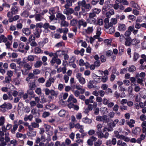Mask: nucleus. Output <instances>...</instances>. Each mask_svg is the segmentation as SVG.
<instances>
[{"label": "nucleus", "mask_w": 146, "mask_h": 146, "mask_svg": "<svg viewBox=\"0 0 146 146\" xmlns=\"http://www.w3.org/2000/svg\"><path fill=\"white\" fill-rule=\"evenodd\" d=\"M4 135V133L0 131V146H5L9 142L10 137L9 135L5 134V137Z\"/></svg>", "instance_id": "f257e3e1"}, {"label": "nucleus", "mask_w": 146, "mask_h": 146, "mask_svg": "<svg viewBox=\"0 0 146 146\" xmlns=\"http://www.w3.org/2000/svg\"><path fill=\"white\" fill-rule=\"evenodd\" d=\"M82 74L80 73H77L76 75V77L78 79L79 82L81 84H84L86 83L85 79L82 77Z\"/></svg>", "instance_id": "f03ea898"}, {"label": "nucleus", "mask_w": 146, "mask_h": 146, "mask_svg": "<svg viewBox=\"0 0 146 146\" xmlns=\"http://www.w3.org/2000/svg\"><path fill=\"white\" fill-rule=\"evenodd\" d=\"M42 27L45 30H46L48 31V28L52 30H54L56 29V28L54 26L50 25L49 23H45L42 26Z\"/></svg>", "instance_id": "7ed1b4c3"}, {"label": "nucleus", "mask_w": 146, "mask_h": 146, "mask_svg": "<svg viewBox=\"0 0 146 146\" xmlns=\"http://www.w3.org/2000/svg\"><path fill=\"white\" fill-rule=\"evenodd\" d=\"M52 65H53L54 64L56 63L57 64L59 65L61 63V61L58 57H53L50 61Z\"/></svg>", "instance_id": "20e7f679"}, {"label": "nucleus", "mask_w": 146, "mask_h": 146, "mask_svg": "<svg viewBox=\"0 0 146 146\" xmlns=\"http://www.w3.org/2000/svg\"><path fill=\"white\" fill-rule=\"evenodd\" d=\"M87 23L86 22L83 20H79L78 21V27L79 29L81 28V26L84 27H86L87 26Z\"/></svg>", "instance_id": "39448f33"}, {"label": "nucleus", "mask_w": 146, "mask_h": 146, "mask_svg": "<svg viewBox=\"0 0 146 146\" xmlns=\"http://www.w3.org/2000/svg\"><path fill=\"white\" fill-rule=\"evenodd\" d=\"M105 23L104 27L106 29H108L112 26V25L110 22H109V20L108 18H106L104 20Z\"/></svg>", "instance_id": "423d86ee"}, {"label": "nucleus", "mask_w": 146, "mask_h": 146, "mask_svg": "<svg viewBox=\"0 0 146 146\" xmlns=\"http://www.w3.org/2000/svg\"><path fill=\"white\" fill-rule=\"evenodd\" d=\"M54 82V79L53 78H49L47 80L45 83V86L46 87H50L52 84V83H53Z\"/></svg>", "instance_id": "0eeeda50"}, {"label": "nucleus", "mask_w": 146, "mask_h": 146, "mask_svg": "<svg viewBox=\"0 0 146 146\" xmlns=\"http://www.w3.org/2000/svg\"><path fill=\"white\" fill-rule=\"evenodd\" d=\"M29 131L28 132L27 134L30 137H33L35 136L36 135V131L34 130L29 129H28Z\"/></svg>", "instance_id": "6e6552de"}, {"label": "nucleus", "mask_w": 146, "mask_h": 146, "mask_svg": "<svg viewBox=\"0 0 146 146\" xmlns=\"http://www.w3.org/2000/svg\"><path fill=\"white\" fill-rule=\"evenodd\" d=\"M22 32L26 36L29 35L31 33V31L30 29L27 28H24L22 29Z\"/></svg>", "instance_id": "1a4fd4ad"}, {"label": "nucleus", "mask_w": 146, "mask_h": 146, "mask_svg": "<svg viewBox=\"0 0 146 146\" xmlns=\"http://www.w3.org/2000/svg\"><path fill=\"white\" fill-rule=\"evenodd\" d=\"M39 126V124L36 123L35 122H33L31 123L30 129L34 130V129L38 128Z\"/></svg>", "instance_id": "9d476101"}, {"label": "nucleus", "mask_w": 146, "mask_h": 146, "mask_svg": "<svg viewBox=\"0 0 146 146\" xmlns=\"http://www.w3.org/2000/svg\"><path fill=\"white\" fill-rule=\"evenodd\" d=\"M56 17L58 19L60 20L61 21L65 20L66 19L65 16L60 13H57Z\"/></svg>", "instance_id": "9b49d317"}, {"label": "nucleus", "mask_w": 146, "mask_h": 146, "mask_svg": "<svg viewBox=\"0 0 146 146\" xmlns=\"http://www.w3.org/2000/svg\"><path fill=\"white\" fill-rule=\"evenodd\" d=\"M41 15L40 14H35V20L36 21H40L44 18L42 17Z\"/></svg>", "instance_id": "f8f14e48"}, {"label": "nucleus", "mask_w": 146, "mask_h": 146, "mask_svg": "<svg viewBox=\"0 0 146 146\" xmlns=\"http://www.w3.org/2000/svg\"><path fill=\"white\" fill-rule=\"evenodd\" d=\"M126 29V26L123 24H119L118 25V29L119 31H123Z\"/></svg>", "instance_id": "ddd939ff"}, {"label": "nucleus", "mask_w": 146, "mask_h": 146, "mask_svg": "<svg viewBox=\"0 0 146 146\" xmlns=\"http://www.w3.org/2000/svg\"><path fill=\"white\" fill-rule=\"evenodd\" d=\"M94 97L93 96H90L88 99L85 100V103L86 105H88L90 103H92L94 102L93 99H94Z\"/></svg>", "instance_id": "4468645a"}, {"label": "nucleus", "mask_w": 146, "mask_h": 146, "mask_svg": "<svg viewBox=\"0 0 146 146\" xmlns=\"http://www.w3.org/2000/svg\"><path fill=\"white\" fill-rule=\"evenodd\" d=\"M141 129L139 127H136L132 131V133L135 135H137L140 133L141 132Z\"/></svg>", "instance_id": "2eb2a0df"}, {"label": "nucleus", "mask_w": 146, "mask_h": 146, "mask_svg": "<svg viewBox=\"0 0 146 146\" xmlns=\"http://www.w3.org/2000/svg\"><path fill=\"white\" fill-rule=\"evenodd\" d=\"M127 124L131 127H134V125L133 124L135 123V121L133 119H131L129 121H126Z\"/></svg>", "instance_id": "dca6fc26"}, {"label": "nucleus", "mask_w": 146, "mask_h": 146, "mask_svg": "<svg viewBox=\"0 0 146 146\" xmlns=\"http://www.w3.org/2000/svg\"><path fill=\"white\" fill-rule=\"evenodd\" d=\"M40 33L41 32L39 29L36 28L33 34L36 38H38L40 36Z\"/></svg>", "instance_id": "f3484780"}, {"label": "nucleus", "mask_w": 146, "mask_h": 146, "mask_svg": "<svg viewBox=\"0 0 146 146\" xmlns=\"http://www.w3.org/2000/svg\"><path fill=\"white\" fill-rule=\"evenodd\" d=\"M66 68L64 66L62 68L60 67L58 68L57 70V72L58 73H60L62 72L63 74H64L66 73Z\"/></svg>", "instance_id": "a211bd4d"}, {"label": "nucleus", "mask_w": 146, "mask_h": 146, "mask_svg": "<svg viewBox=\"0 0 146 146\" xmlns=\"http://www.w3.org/2000/svg\"><path fill=\"white\" fill-rule=\"evenodd\" d=\"M114 14V10L113 9H111L109 11L107 12L106 13V15L107 18H110L111 15Z\"/></svg>", "instance_id": "6ab92c4d"}, {"label": "nucleus", "mask_w": 146, "mask_h": 146, "mask_svg": "<svg viewBox=\"0 0 146 146\" xmlns=\"http://www.w3.org/2000/svg\"><path fill=\"white\" fill-rule=\"evenodd\" d=\"M42 64V62L41 60H38L34 64V66L36 68H38L41 66Z\"/></svg>", "instance_id": "aec40b11"}, {"label": "nucleus", "mask_w": 146, "mask_h": 146, "mask_svg": "<svg viewBox=\"0 0 146 146\" xmlns=\"http://www.w3.org/2000/svg\"><path fill=\"white\" fill-rule=\"evenodd\" d=\"M119 18V15H116L115 18H112L110 20V22L111 23L112 25H115L117 22V19L118 18Z\"/></svg>", "instance_id": "412c9836"}, {"label": "nucleus", "mask_w": 146, "mask_h": 146, "mask_svg": "<svg viewBox=\"0 0 146 146\" xmlns=\"http://www.w3.org/2000/svg\"><path fill=\"white\" fill-rule=\"evenodd\" d=\"M115 3H122L123 5H129V3L127 0H116Z\"/></svg>", "instance_id": "4be33fe9"}, {"label": "nucleus", "mask_w": 146, "mask_h": 146, "mask_svg": "<svg viewBox=\"0 0 146 146\" xmlns=\"http://www.w3.org/2000/svg\"><path fill=\"white\" fill-rule=\"evenodd\" d=\"M102 121L103 122L108 123L109 122V119L108 118V116L106 115L102 116Z\"/></svg>", "instance_id": "5701e85b"}, {"label": "nucleus", "mask_w": 146, "mask_h": 146, "mask_svg": "<svg viewBox=\"0 0 146 146\" xmlns=\"http://www.w3.org/2000/svg\"><path fill=\"white\" fill-rule=\"evenodd\" d=\"M36 80H34L32 82L29 84V88L34 89L36 86L35 83Z\"/></svg>", "instance_id": "b1692460"}, {"label": "nucleus", "mask_w": 146, "mask_h": 146, "mask_svg": "<svg viewBox=\"0 0 146 146\" xmlns=\"http://www.w3.org/2000/svg\"><path fill=\"white\" fill-rule=\"evenodd\" d=\"M7 41V38L4 35H2L0 36V43L2 42H6Z\"/></svg>", "instance_id": "393cba45"}, {"label": "nucleus", "mask_w": 146, "mask_h": 146, "mask_svg": "<svg viewBox=\"0 0 146 146\" xmlns=\"http://www.w3.org/2000/svg\"><path fill=\"white\" fill-rule=\"evenodd\" d=\"M69 25V23L68 22H67L65 20L61 21L60 22V25L62 27H68Z\"/></svg>", "instance_id": "a878e982"}, {"label": "nucleus", "mask_w": 146, "mask_h": 146, "mask_svg": "<svg viewBox=\"0 0 146 146\" xmlns=\"http://www.w3.org/2000/svg\"><path fill=\"white\" fill-rule=\"evenodd\" d=\"M66 3L64 6L65 8L67 9L68 8L72 5V2L70 0H66Z\"/></svg>", "instance_id": "bb28decb"}, {"label": "nucleus", "mask_w": 146, "mask_h": 146, "mask_svg": "<svg viewBox=\"0 0 146 146\" xmlns=\"http://www.w3.org/2000/svg\"><path fill=\"white\" fill-rule=\"evenodd\" d=\"M18 127V124H15L13 125V128L11 130V131L12 133H15V131L17 130Z\"/></svg>", "instance_id": "cd10ccee"}, {"label": "nucleus", "mask_w": 146, "mask_h": 146, "mask_svg": "<svg viewBox=\"0 0 146 146\" xmlns=\"http://www.w3.org/2000/svg\"><path fill=\"white\" fill-rule=\"evenodd\" d=\"M94 82L92 80H90L88 84V87L90 89L95 88V87L93 85Z\"/></svg>", "instance_id": "c85d7f7f"}, {"label": "nucleus", "mask_w": 146, "mask_h": 146, "mask_svg": "<svg viewBox=\"0 0 146 146\" xmlns=\"http://www.w3.org/2000/svg\"><path fill=\"white\" fill-rule=\"evenodd\" d=\"M145 137V135L142 134L140 136L139 138H138L137 140V142L139 143H141V141L142 140L144 139Z\"/></svg>", "instance_id": "c756f323"}, {"label": "nucleus", "mask_w": 146, "mask_h": 146, "mask_svg": "<svg viewBox=\"0 0 146 146\" xmlns=\"http://www.w3.org/2000/svg\"><path fill=\"white\" fill-rule=\"evenodd\" d=\"M82 86L80 85H76V88L79 90H81V93L82 94L85 92V89H82Z\"/></svg>", "instance_id": "7c9ffc66"}, {"label": "nucleus", "mask_w": 146, "mask_h": 146, "mask_svg": "<svg viewBox=\"0 0 146 146\" xmlns=\"http://www.w3.org/2000/svg\"><path fill=\"white\" fill-rule=\"evenodd\" d=\"M22 78H16L14 79V82L15 83L16 85H18L21 84V82L22 81Z\"/></svg>", "instance_id": "2f4dec72"}, {"label": "nucleus", "mask_w": 146, "mask_h": 146, "mask_svg": "<svg viewBox=\"0 0 146 146\" xmlns=\"http://www.w3.org/2000/svg\"><path fill=\"white\" fill-rule=\"evenodd\" d=\"M139 55L138 53L136 52H134L133 57V60L134 62L137 61V59L139 58Z\"/></svg>", "instance_id": "473e14b6"}, {"label": "nucleus", "mask_w": 146, "mask_h": 146, "mask_svg": "<svg viewBox=\"0 0 146 146\" xmlns=\"http://www.w3.org/2000/svg\"><path fill=\"white\" fill-rule=\"evenodd\" d=\"M21 58H19L18 59H16L15 61L19 65L22 66L23 65L24 63L25 62V61L23 60V61H21Z\"/></svg>", "instance_id": "72a5a7b5"}, {"label": "nucleus", "mask_w": 146, "mask_h": 146, "mask_svg": "<svg viewBox=\"0 0 146 146\" xmlns=\"http://www.w3.org/2000/svg\"><path fill=\"white\" fill-rule=\"evenodd\" d=\"M82 121L84 123L88 124H90L92 122V120L91 119L86 117L82 119Z\"/></svg>", "instance_id": "f704fd0d"}, {"label": "nucleus", "mask_w": 146, "mask_h": 146, "mask_svg": "<svg viewBox=\"0 0 146 146\" xmlns=\"http://www.w3.org/2000/svg\"><path fill=\"white\" fill-rule=\"evenodd\" d=\"M34 52L36 54H38L43 52L41 49L38 47H36L34 48Z\"/></svg>", "instance_id": "c9c22d12"}, {"label": "nucleus", "mask_w": 146, "mask_h": 146, "mask_svg": "<svg viewBox=\"0 0 146 146\" xmlns=\"http://www.w3.org/2000/svg\"><path fill=\"white\" fill-rule=\"evenodd\" d=\"M94 80L97 83H100L101 82V77L96 75V76H94Z\"/></svg>", "instance_id": "e433bc0d"}, {"label": "nucleus", "mask_w": 146, "mask_h": 146, "mask_svg": "<svg viewBox=\"0 0 146 146\" xmlns=\"http://www.w3.org/2000/svg\"><path fill=\"white\" fill-rule=\"evenodd\" d=\"M131 6L132 7L136 8L138 9H140V7L138 5L133 1H131Z\"/></svg>", "instance_id": "4c0bfd02"}, {"label": "nucleus", "mask_w": 146, "mask_h": 146, "mask_svg": "<svg viewBox=\"0 0 146 146\" xmlns=\"http://www.w3.org/2000/svg\"><path fill=\"white\" fill-rule=\"evenodd\" d=\"M88 22L90 24H95L96 20L95 18H88V19L87 20Z\"/></svg>", "instance_id": "58836bf2"}, {"label": "nucleus", "mask_w": 146, "mask_h": 146, "mask_svg": "<svg viewBox=\"0 0 146 146\" xmlns=\"http://www.w3.org/2000/svg\"><path fill=\"white\" fill-rule=\"evenodd\" d=\"M93 31V27H89L85 30L86 33L87 34H90L92 33Z\"/></svg>", "instance_id": "ea45409f"}, {"label": "nucleus", "mask_w": 146, "mask_h": 146, "mask_svg": "<svg viewBox=\"0 0 146 146\" xmlns=\"http://www.w3.org/2000/svg\"><path fill=\"white\" fill-rule=\"evenodd\" d=\"M66 112L64 110H61L58 113V115L60 117H64L66 114Z\"/></svg>", "instance_id": "a19ab883"}, {"label": "nucleus", "mask_w": 146, "mask_h": 146, "mask_svg": "<svg viewBox=\"0 0 146 146\" xmlns=\"http://www.w3.org/2000/svg\"><path fill=\"white\" fill-rule=\"evenodd\" d=\"M18 9L17 7L14 6L11 9V12L14 14H16L18 11Z\"/></svg>", "instance_id": "79ce46f5"}, {"label": "nucleus", "mask_w": 146, "mask_h": 146, "mask_svg": "<svg viewBox=\"0 0 146 146\" xmlns=\"http://www.w3.org/2000/svg\"><path fill=\"white\" fill-rule=\"evenodd\" d=\"M28 60L30 62H33L34 60L35 57L34 55H30L27 58Z\"/></svg>", "instance_id": "37998d69"}, {"label": "nucleus", "mask_w": 146, "mask_h": 146, "mask_svg": "<svg viewBox=\"0 0 146 146\" xmlns=\"http://www.w3.org/2000/svg\"><path fill=\"white\" fill-rule=\"evenodd\" d=\"M140 40L136 38H134L132 41V44L133 45L137 44L140 42Z\"/></svg>", "instance_id": "c03bdc74"}, {"label": "nucleus", "mask_w": 146, "mask_h": 146, "mask_svg": "<svg viewBox=\"0 0 146 146\" xmlns=\"http://www.w3.org/2000/svg\"><path fill=\"white\" fill-rule=\"evenodd\" d=\"M3 65L2 62H0V72L2 74H3L5 72V70L3 68Z\"/></svg>", "instance_id": "a18cd8bd"}, {"label": "nucleus", "mask_w": 146, "mask_h": 146, "mask_svg": "<svg viewBox=\"0 0 146 146\" xmlns=\"http://www.w3.org/2000/svg\"><path fill=\"white\" fill-rule=\"evenodd\" d=\"M51 96H54L55 97H56L58 95V93L57 92L53 90H51L50 93Z\"/></svg>", "instance_id": "49530a36"}, {"label": "nucleus", "mask_w": 146, "mask_h": 146, "mask_svg": "<svg viewBox=\"0 0 146 146\" xmlns=\"http://www.w3.org/2000/svg\"><path fill=\"white\" fill-rule=\"evenodd\" d=\"M77 23H78V21L76 19H73L70 22L71 25L73 26H76Z\"/></svg>", "instance_id": "de8ad7c7"}, {"label": "nucleus", "mask_w": 146, "mask_h": 146, "mask_svg": "<svg viewBox=\"0 0 146 146\" xmlns=\"http://www.w3.org/2000/svg\"><path fill=\"white\" fill-rule=\"evenodd\" d=\"M35 92L38 95H41L42 93L41 88H37L35 90Z\"/></svg>", "instance_id": "09e8293b"}, {"label": "nucleus", "mask_w": 146, "mask_h": 146, "mask_svg": "<svg viewBox=\"0 0 146 146\" xmlns=\"http://www.w3.org/2000/svg\"><path fill=\"white\" fill-rule=\"evenodd\" d=\"M11 78L9 77H6L5 78V80L3 81V83L4 84L5 83H10L11 81Z\"/></svg>", "instance_id": "8fccbe9b"}, {"label": "nucleus", "mask_w": 146, "mask_h": 146, "mask_svg": "<svg viewBox=\"0 0 146 146\" xmlns=\"http://www.w3.org/2000/svg\"><path fill=\"white\" fill-rule=\"evenodd\" d=\"M78 3L79 6H81L83 7H84L86 5L85 0H83L82 1H79Z\"/></svg>", "instance_id": "3c124183"}, {"label": "nucleus", "mask_w": 146, "mask_h": 146, "mask_svg": "<svg viewBox=\"0 0 146 146\" xmlns=\"http://www.w3.org/2000/svg\"><path fill=\"white\" fill-rule=\"evenodd\" d=\"M1 110L3 112H5L7 111L6 110L5 103L0 106Z\"/></svg>", "instance_id": "603ef678"}, {"label": "nucleus", "mask_w": 146, "mask_h": 146, "mask_svg": "<svg viewBox=\"0 0 146 146\" xmlns=\"http://www.w3.org/2000/svg\"><path fill=\"white\" fill-rule=\"evenodd\" d=\"M129 71L130 72H133L135 71L136 70V68L135 67L133 66L132 65L131 66H130L129 69H128Z\"/></svg>", "instance_id": "864d4df0"}, {"label": "nucleus", "mask_w": 146, "mask_h": 146, "mask_svg": "<svg viewBox=\"0 0 146 146\" xmlns=\"http://www.w3.org/2000/svg\"><path fill=\"white\" fill-rule=\"evenodd\" d=\"M92 11L96 15V14H98L100 12L101 9H98L95 8L93 9Z\"/></svg>", "instance_id": "5fc2aeb1"}, {"label": "nucleus", "mask_w": 146, "mask_h": 146, "mask_svg": "<svg viewBox=\"0 0 146 146\" xmlns=\"http://www.w3.org/2000/svg\"><path fill=\"white\" fill-rule=\"evenodd\" d=\"M24 67L25 68H27V70H30L32 68V66L28 63L24 64Z\"/></svg>", "instance_id": "6e6d98bb"}, {"label": "nucleus", "mask_w": 146, "mask_h": 146, "mask_svg": "<svg viewBox=\"0 0 146 146\" xmlns=\"http://www.w3.org/2000/svg\"><path fill=\"white\" fill-rule=\"evenodd\" d=\"M131 32L127 30L125 32L124 35L126 37V38H130V36L131 34Z\"/></svg>", "instance_id": "4d7b16f0"}, {"label": "nucleus", "mask_w": 146, "mask_h": 146, "mask_svg": "<svg viewBox=\"0 0 146 146\" xmlns=\"http://www.w3.org/2000/svg\"><path fill=\"white\" fill-rule=\"evenodd\" d=\"M33 89L29 88V89L27 91V93L28 95H29L31 96L33 95L34 94V92L33 91Z\"/></svg>", "instance_id": "13d9d810"}, {"label": "nucleus", "mask_w": 146, "mask_h": 146, "mask_svg": "<svg viewBox=\"0 0 146 146\" xmlns=\"http://www.w3.org/2000/svg\"><path fill=\"white\" fill-rule=\"evenodd\" d=\"M5 105L6 110H10L12 108V106L11 103H9L7 104H6L5 103Z\"/></svg>", "instance_id": "bf43d9fd"}, {"label": "nucleus", "mask_w": 146, "mask_h": 146, "mask_svg": "<svg viewBox=\"0 0 146 146\" xmlns=\"http://www.w3.org/2000/svg\"><path fill=\"white\" fill-rule=\"evenodd\" d=\"M102 143V141L98 139L97 141L94 143V145L95 146H100Z\"/></svg>", "instance_id": "052dcab7"}, {"label": "nucleus", "mask_w": 146, "mask_h": 146, "mask_svg": "<svg viewBox=\"0 0 146 146\" xmlns=\"http://www.w3.org/2000/svg\"><path fill=\"white\" fill-rule=\"evenodd\" d=\"M21 15L24 17H27L29 16L28 12L26 11H24L21 14Z\"/></svg>", "instance_id": "680f3d73"}, {"label": "nucleus", "mask_w": 146, "mask_h": 146, "mask_svg": "<svg viewBox=\"0 0 146 146\" xmlns=\"http://www.w3.org/2000/svg\"><path fill=\"white\" fill-rule=\"evenodd\" d=\"M41 72V71L38 69H35L33 70V73L35 75H38Z\"/></svg>", "instance_id": "e2e57ef3"}, {"label": "nucleus", "mask_w": 146, "mask_h": 146, "mask_svg": "<svg viewBox=\"0 0 146 146\" xmlns=\"http://www.w3.org/2000/svg\"><path fill=\"white\" fill-rule=\"evenodd\" d=\"M34 76L35 75L33 74V73H30L28 75V77L31 79H33L34 78H38V77L37 76L36 77H35Z\"/></svg>", "instance_id": "0e129e2a"}, {"label": "nucleus", "mask_w": 146, "mask_h": 146, "mask_svg": "<svg viewBox=\"0 0 146 146\" xmlns=\"http://www.w3.org/2000/svg\"><path fill=\"white\" fill-rule=\"evenodd\" d=\"M9 142H10V143L11 144L13 145H17L18 141L16 140L15 139L11 140L10 138V140Z\"/></svg>", "instance_id": "69168bd1"}, {"label": "nucleus", "mask_w": 146, "mask_h": 146, "mask_svg": "<svg viewBox=\"0 0 146 146\" xmlns=\"http://www.w3.org/2000/svg\"><path fill=\"white\" fill-rule=\"evenodd\" d=\"M98 136V137L100 138H104V134L101 132H98L96 133Z\"/></svg>", "instance_id": "338daca9"}, {"label": "nucleus", "mask_w": 146, "mask_h": 146, "mask_svg": "<svg viewBox=\"0 0 146 146\" xmlns=\"http://www.w3.org/2000/svg\"><path fill=\"white\" fill-rule=\"evenodd\" d=\"M87 11H89L92 8V6L89 4H87L84 7Z\"/></svg>", "instance_id": "774afa93"}]
</instances>
